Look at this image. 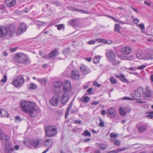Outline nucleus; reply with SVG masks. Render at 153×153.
<instances>
[{
    "instance_id": "nucleus-48",
    "label": "nucleus",
    "mask_w": 153,
    "mask_h": 153,
    "mask_svg": "<svg viewBox=\"0 0 153 153\" xmlns=\"http://www.w3.org/2000/svg\"><path fill=\"white\" fill-rule=\"evenodd\" d=\"M114 144L115 145L117 146H118L120 145V141L117 139L115 140L114 141Z\"/></svg>"
},
{
    "instance_id": "nucleus-16",
    "label": "nucleus",
    "mask_w": 153,
    "mask_h": 153,
    "mask_svg": "<svg viewBox=\"0 0 153 153\" xmlns=\"http://www.w3.org/2000/svg\"><path fill=\"white\" fill-rule=\"evenodd\" d=\"M80 70L83 74L86 75L91 72V70L85 65H82L80 66Z\"/></svg>"
},
{
    "instance_id": "nucleus-49",
    "label": "nucleus",
    "mask_w": 153,
    "mask_h": 153,
    "mask_svg": "<svg viewBox=\"0 0 153 153\" xmlns=\"http://www.w3.org/2000/svg\"><path fill=\"white\" fill-rule=\"evenodd\" d=\"M122 100H133V98L132 97H124L122 98L121 99Z\"/></svg>"
},
{
    "instance_id": "nucleus-13",
    "label": "nucleus",
    "mask_w": 153,
    "mask_h": 153,
    "mask_svg": "<svg viewBox=\"0 0 153 153\" xmlns=\"http://www.w3.org/2000/svg\"><path fill=\"white\" fill-rule=\"evenodd\" d=\"M71 84L70 81L66 80L65 81V84L64 85L62 89V91L64 93H66L69 92L71 88Z\"/></svg>"
},
{
    "instance_id": "nucleus-21",
    "label": "nucleus",
    "mask_w": 153,
    "mask_h": 153,
    "mask_svg": "<svg viewBox=\"0 0 153 153\" xmlns=\"http://www.w3.org/2000/svg\"><path fill=\"white\" fill-rule=\"evenodd\" d=\"M10 137L4 134L2 131L0 129V139L7 141L10 140Z\"/></svg>"
},
{
    "instance_id": "nucleus-20",
    "label": "nucleus",
    "mask_w": 153,
    "mask_h": 153,
    "mask_svg": "<svg viewBox=\"0 0 153 153\" xmlns=\"http://www.w3.org/2000/svg\"><path fill=\"white\" fill-rule=\"evenodd\" d=\"M16 3L15 0H6L5 4L6 6L9 7L14 6Z\"/></svg>"
},
{
    "instance_id": "nucleus-51",
    "label": "nucleus",
    "mask_w": 153,
    "mask_h": 153,
    "mask_svg": "<svg viewBox=\"0 0 153 153\" xmlns=\"http://www.w3.org/2000/svg\"><path fill=\"white\" fill-rule=\"evenodd\" d=\"M137 26L139 27L142 30H145V26L143 24H140L139 25H138Z\"/></svg>"
},
{
    "instance_id": "nucleus-59",
    "label": "nucleus",
    "mask_w": 153,
    "mask_h": 153,
    "mask_svg": "<svg viewBox=\"0 0 153 153\" xmlns=\"http://www.w3.org/2000/svg\"><path fill=\"white\" fill-rule=\"evenodd\" d=\"M93 85L95 86L98 87H100L101 86V85L99 84L97 82H94L93 83Z\"/></svg>"
},
{
    "instance_id": "nucleus-17",
    "label": "nucleus",
    "mask_w": 153,
    "mask_h": 153,
    "mask_svg": "<svg viewBox=\"0 0 153 153\" xmlns=\"http://www.w3.org/2000/svg\"><path fill=\"white\" fill-rule=\"evenodd\" d=\"M40 140L39 139H33L29 140L30 144L35 147H37L39 143Z\"/></svg>"
},
{
    "instance_id": "nucleus-11",
    "label": "nucleus",
    "mask_w": 153,
    "mask_h": 153,
    "mask_svg": "<svg viewBox=\"0 0 153 153\" xmlns=\"http://www.w3.org/2000/svg\"><path fill=\"white\" fill-rule=\"evenodd\" d=\"M153 94L152 91L150 90L148 86H146L145 90H143V96L144 97H151Z\"/></svg>"
},
{
    "instance_id": "nucleus-54",
    "label": "nucleus",
    "mask_w": 153,
    "mask_h": 153,
    "mask_svg": "<svg viewBox=\"0 0 153 153\" xmlns=\"http://www.w3.org/2000/svg\"><path fill=\"white\" fill-rule=\"evenodd\" d=\"M146 67V65H143L139 66L137 69L139 70H142L145 68Z\"/></svg>"
},
{
    "instance_id": "nucleus-5",
    "label": "nucleus",
    "mask_w": 153,
    "mask_h": 153,
    "mask_svg": "<svg viewBox=\"0 0 153 153\" xmlns=\"http://www.w3.org/2000/svg\"><path fill=\"white\" fill-rule=\"evenodd\" d=\"M15 59L19 63H26L28 60V59L26 56L21 53H18L15 56Z\"/></svg>"
},
{
    "instance_id": "nucleus-50",
    "label": "nucleus",
    "mask_w": 153,
    "mask_h": 153,
    "mask_svg": "<svg viewBox=\"0 0 153 153\" xmlns=\"http://www.w3.org/2000/svg\"><path fill=\"white\" fill-rule=\"evenodd\" d=\"M127 149L125 148H119L118 149H117L115 150V151L117 153L118 152H120L121 151H122L124 150H126Z\"/></svg>"
},
{
    "instance_id": "nucleus-2",
    "label": "nucleus",
    "mask_w": 153,
    "mask_h": 153,
    "mask_svg": "<svg viewBox=\"0 0 153 153\" xmlns=\"http://www.w3.org/2000/svg\"><path fill=\"white\" fill-rule=\"evenodd\" d=\"M20 107L24 112L32 114L35 109L34 103L31 102L22 101L20 103Z\"/></svg>"
},
{
    "instance_id": "nucleus-45",
    "label": "nucleus",
    "mask_w": 153,
    "mask_h": 153,
    "mask_svg": "<svg viewBox=\"0 0 153 153\" xmlns=\"http://www.w3.org/2000/svg\"><path fill=\"white\" fill-rule=\"evenodd\" d=\"M109 136L111 138H116L118 137V134H115L114 133H112L110 134Z\"/></svg>"
},
{
    "instance_id": "nucleus-39",
    "label": "nucleus",
    "mask_w": 153,
    "mask_h": 153,
    "mask_svg": "<svg viewBox=\"0 0 153 153\" xmlns=\"http://www.w3.org/2000/svg\"><path fill=\"white\" fill-rule=\"evenodd\" d=\"M55 26L57 27V28L59 30H60L61 29L64 30L65 29L64 25L63 24L56 25Z\"/></svg>"
},
{
    "instance_id": "nucleus-44",
    "label": "nucleus",
    "mask_w": 153,
    "mask_h": 153,
    "mask_svg": "<svg viewBox=\"0 0 153 153\" xmlns=\"http://www.w3.org/2000/svg\"><path fill=\"white\" fill-rule=\"evenodd\" d=\"M99 120L100 121V122L99 124V126L101 127H103L104 126V123L102 119L101 118H100L99 119Z\"/></svg>"
},
{
    "instance_id": "nucleus-63",
    "label": "nucleus",
    "mask_w": 153,
    "mask_h": 153,
    "mask_svg": "<svg viewBox=\"0 0 153 153\" xmlns=\"http://www.w3.org/2000/svg\"><path fill=\"white\" fill-rule=\"evenodd\" d=\"M101 113L103 115H105L106 114V112L105 110H103L101 111Z\"/></svg>"
},
{
    "instance_id": "nucleus-62",
    "label": "nucleus",
    "mask_w": 153,
    "mask_h": 153,
    "mask_svg": "<svg viewBox=\"0 0 153 153\" xmlns=\"http://www.w3.org/2000/svg\"><path fill=\"white\" fill-rule=\"evenodd\" d=\"M75 123L76 124H79L82 123V121L79 120H75Z\"/></svg>"
},
{
    "instance_id": "nucleus-55",
    "label": "nucleus",
    "mask_w": 153,
    "mask_h": 153,
    "mask_svg": "<svg viewBox=\"0 0 153 153\" xmlns=\"http://www.w3.org/2000/svg\"><path fill=\"white\" fill-rule=\"evenodd\" d=\"M29 141V140H28V139L25 138L23 141V144L25 145H27V143H29L28 142Z\"/></svg>"
},
{
    "instance_id": "nucleus-19",
    "label": "nucleus",
    "mask_w": 153,
    "mask_h": 153,
    "mask_svg": "<svg viewBox=\"0 0 153 153\" xmlns=\"http://www.w3.org/2000/svg\"><path fill=\"white\" fill-rule=\"evenodd\" d=\"M131 51V48L129 47L126 46L122 48V53L125 55H128L130 53Z\"/></svg>"
},
{
    "instance_id": "nucleus-38",
    "label": "nucleus",
    "mask_w": 153,
    "mask_h": 153,
    "mask_svg": "<svg viewBox=\"0 0 153 153\" xmlns=\"http://www.w3.org/2000/svg\"><path fill=\"white\" fill-rule=\"evenodd\" d=\"M82 135H85V136L91 137V134L90 132L88 131L87 130H85L84 133L82 134Z\"/></svg>"
},
{
    "instance_id": "nucleus-30",
    "label": "nucleus",
    "mask_w": 153,
    "mask_h": 153,
    "mask_svg": "<svg viewBox=\"0 0 153 153\" xmlns=\"http://www.w3.org/2000/svg\"><path fill=\"white\" fill-rule=\"evenodd\" d=\"M97 41L99 42H102L105 44H111L112 42L110 41V42H108L107 40L104 39H97Z\"/></svg>"
},
{
    "instance_id": "nucleus-6",
    "label": "nucleus",
    "mask_w": 153,
    "mask_h": 153,
    "mask_svg": "<svg viewBox=\"0 0 153 153\" xmlns=\"http://www.w3.org/2000/svg\"><path fill=\"white\" fill-rule=\"evenodd\" d=\"M58 54V49L57 48H55L48 54L45 55L44 58L48 59H53Z\"/></svg>"
},
{
    "instance_id": "nucleus-23",
    "label": "nucleus",
    "mask_w": 153,
    "mask_h": 153,
    "mask_svg": "<svg viewBox=\"0 0 153 153\" xmlns=\"http://www.w3.org/2000/svg\"><path fill=\"white\" fill-rule=\"evenodd\" d=\"M36 80L39 82L41 85L43 86H45L47 83V79L46 78H37Z\"/></svg>"
},
{
    "instance_id": "nucleus-43",
    "label": "nucleus",
    "mask_w": 153,
    "mask_h": 153,
    "mask_svg": "<svg viewBox=\"0 0 153 153\" xmlns=\"http://www.w3.org/2000/svg\"><path fill=\"white\" fill-rule=\"evenodd\" d=\"M37 88L36 85L33 83H31L30 84V86L29 88L31 90L35 89Z\"/></svg>"
},
{
    "instance_id": "nucleus-57",
    "label": "nucleus",
    "mask_w": 153,
    "mask_h": 153,
    "mask_svg": "<svg viewBox=\"0 0 153 153\" xmlns=\"http://www.w3.org/2000/svg\"><path fill=\"white\" fill-rule=\"evenodd\" d=\"M136 103H145L146 102L145 101H143L141 100H138L136 101Z\"/></svg>"
},
{
    "instance_id": "nucleus-14",
    "label": "nucleus",
    "mask_w": 153,
    "mask_h": 153,
    "mask_svg": "<svg viewBox=\"0 0 153 153\" xmlns=\"http://www.w3.org/2000/svg\"><path fill=\"white\" fill-rule=\"evenodd\" d=\"M71 78L73 80H78L80 78V74L79 72L76 70H72L71 73Z\"/></svg>"
},
{
    "instance_id": "nucleus-40",
    "label": "nucleus",
    "mask_w": 153,
    "mask_h": 153,
    "mask_svg": "<svg viewBox=\"0 0 153 153\" xmlns=\"http://www.w3.org/2000/svg\"><path fill=\"white\" fill-rule=\"evenodd\" d=\"M120 24H116L115 25V27L114 29V30L115 32L120 33L119 30L120 29Z\"/></svg>"
},
{
    "instance_id": "nucleus-10",
    "label": "nucleus",
    "mask_w": 153,
    "mask_h": 153,
    "mask_svg": "<svg viewBox=\"0 0 153 153\" xmlns=\"http://www.w3.org/2000/svg\"><path fill=\"white\" fill-rule=\"evenodd\" d=\"M105 54L109 61H113L114 59H115L116 54L113 51L108 50L106 52Z\"/></svg>"
},
{
    "instance_id": "nucleus-47",
    "label": "nucleus",
    "mask_w": 153,
    "mask_h": 153,
    "mask_svg": "<svg viewBox=\"0 0 153 153\" xmlns=\"http://www.w3.org/2000/svg\"><path fill=\"white\" fill-rule=\"evenodd\" d=\"M35 23L38 27H39L40 25H42L43 24H45L46 23L45 22H42L40 21H36L35 22Z\"/></svg>"
},
{
    "instance_id": "nucleus-56",
    "label": "nucleus",
    "mask_w": 153,
    "mask_h": 153,
    "mask_svg": "<svg viewBox=\"0 0 153 153\" xmlns=\"http://www.w3.org/2000/svg\"><path fill=\"white\" fill-rule=\"evenodd\" d=\"M78 12H82L83 13H85V14H88L89 13V12H88V11H87L80 10V9L78 10Z\"/></svg>"
},
{
    "instance_id": "nucleus-26",
    "label": "nucleus",
    "mask_w": 153,
    "mask_h": 153,
    "mask_svg": "<svg viewBox=\"0 0 153 153\" xmlns=\"http://www.w3.org/2000/svg\"><path fill=\"white\" fill-rule=\"evenodd\" d=\"M73 105V102H71L69 104L68 106L66 109L65 113V117L66 118L68 117L69 112L71 109Z\"/></svg>"
},
{
    "instance_id": "nucleus-22",
    "label": "nucleus",
    "mask_w": 153,
    "mask_h": 153,
    "mask_svg": "<svg viewBox=\"0 0 153 153\" xmlns=\"http://www.w3.org/2000/svg\"><path fill=\"white\" fill-rule=\"evenodd\" d=\"M69 97L67 94H64L62 95L61 100V103L64 104L68 100Z\"/></svg>"
},
{
    "instance_id": "nucleus-61",
    "label": "nucleus",
    "mask_w": 153,
    "mask_h": 153,
    "mask_svg": "<svg viewBox=\"0 0 153 153\" xmlns=\"http://www.w3.org/2000/svg\"><path fill=\"white\" fill-rule=\"evenodd\" d=\"M139 22V20L137 18L134 19L133 20V22L136 24H137Z\"/></svg>"
},
{
    "instance_id": "nucleus-8",
    "label": "nucleus",
    "mask_w": 153,
    "mask_h": 153,
    "mask_svg": "<svg viewBox=\"0 0 153 153\" xmlns=\"http://www.w3.org/2000/svg\"><path fill=\"white\" fill-rule=\"evenodd\" d=\"M13 84L15 87H19L24 83L25 79L22 76H20L16 80H13Z\"/></svg>"
},
{
    "instance_id": "nucleus-7",
    "label": "nucleus",
    "mask_w": 153,
    "mask_h": 153,
    "mask_svg": "<svg viewBox=\"0 0 153 153\" xmlns=\"http://www.w3.org/2000/svg\"><path fill=\"white\" fill-rule=\"evenodd\" d=\"M61 97L59 96L55 95L49 100L50 103L52 106L56 107L60 102Z\"/></svg>"
},
{
    "instance_id": "nucleus-24",
    "label": "nucleus",
    "mask_w": 153,
    "mask_h": 153,
    "mask_svg": "<svg viewBox=\"0 0 153 153\" xmlns=\"http://www.w3.org/2000/svg\"><path fill=\"white\" fill-rule=\"evenodd\" d=\"M147 126L146 125H142L138 127V132L140 133H142L145 131L147 129Z\"/></svg>"
},
{
    "instance_id": "nucleus-1",
    "label": "nucleus",
    "mask_w": 153,
    "mask_h": 153,
    "mask_svg": "<svg viewBox=\"0 0 153 153\" xmlns=\"http://www.w3.org/2000/svg\"><path fill=\"white\" fill-rule=\"evenodd\" d=\"M16 32V27L14 25H10L7 27H3L0 28V36L3 37L7 35L11 37Z\"/></svg>"
},
{
    "instance_id": "nucleus-29",
    "label": "nucleus",
    "mask_w": 153,
    "mask_h": 153,
    "mask_svg": "<svg viewBox=\"0 0 153 153\" xmlns=\"http://www.w3.org/2000/svg\"><path fill=\"white\" fill-rule=\"evenodd\" d=\"M120 79L122 82L126 83L129 82V81L125 78V76L124 74H122L120 75Z\"/></svg>"
},
{
    "instance_id": "nucleus-18",
    "label": "nucleus",
    "mask_w": 153,
    "mask_h": 153,
    "mask_svg": "<svg viewBox=\"0 0 153 153\" xmlns=\"http://www.w3.org/2000/svg\"><path fill=\"white\" fill-rule=\"evenodd\" d=\"M53 144L52 140L51 139H47L45 140L44 142L43 145L45 146H47L49 149L51 148Z\"/></svg>"
},
{
    "instance_id": "nucleus-4",
    "label": "nucleus",
    "mask_w": 153,
    "mask_h": 153,
    "mask_svg": "<svg viewBox=\"0 0 153 153\" xmlns=\"http://www.w3.org/2000/svg\"><path fill=\"white\" fill-rule=\"evenodd\" d=\"M45 135L47 137H52L55 135L57 132V129L55 127L52 126H48L45 129Z\"/></svg>"
},
{
    "instance_id": "nucleus-52",
    "label": "nucleus",
    "mask_w": 153,
    "mask_h": 153,
    "mask_svg": "<svg viewBox=\"0 0 153 153\" xmlns=\"http://www.w3.org/2000/svg\"><path fill=\"white\" fill-rule=\"evenodd\" d=\"M70 51V49L69 48H67L65 49L63 51V53L66 54H67Z\"/></svg>"
},
{
    "instance_id": "nucleus-9",
    "label": "nucleus",
    "mask_w": 153,
    "mask_h": 153,
    "mask_svg": "<svg viewBox=\"0 0 153 153\" xmlns=\"http://www.w3.org/2000/svg\"><path fill=\"white\" fill-rule=\"evenodd\" d=\"M27 28V25L24 23H22L19 25L18 28L16 30V34L20 35L25 32Z\"/></svg>"
},
{
    "instance_id": "nucleus-36",
    "label": "nucleus",
    "mask_w": 153,
    "mask_h": 153,
    "mask_svg": "<svg viewBox=\"0 0 153 153\" xmlns=\"http://www.w3.org/2000/svg\"><path fill=\"white\" fill-rule=\"evenodd\" d=\"M145 58L147 60L152 59L153 58V55L151 53H147L146 55Z\"/></svg>"
},
{
    "instance_id": "nucleus-46",
    "label": "nucleus",
    "mask_w": 153,
    "mask_h": 153,
    "mask_svg": "<svg viewBox=\"0 0 153 153\" xmlns=\"http://www.w3.org/2000/svg\"><path fill=\"white\" fill-rule=\"evenodd\" d=\"M68 9L71 11H78L79 9H78L76 8H75L74 7H68Z\"/></svg>"
},
{
    "instance_id": "nucleus-31",
    "label": "nucleus",
    "mask_w": 153,
    "mask_h": 153,
    "mask_svg": "<svg viewBox=\"0 0 153 153\" xmlns=\"http://www.w3.org/2000/svg\"><path fill=\"white\" fill-rule=\"evenodd\" d=\"M136 56L137 57L140 59H141L144 58L143 54L140 51H138L136 53Z\"/></svg>"
},
{
    "instance_id": "nucleus-53",
    "label": "nucleus",
    "mask_w": 153,
    "mask_h": 153,
    "mask_svg": "<svg viewBox=\"0 0 153 153\" xmlns=\"http://www.w3.org/2000/svg\"><path fill=\"white\" fill-rule=\"evenodd\" d=\"M7 76L6 75H4L3 77V79H1V82L5 83L7 81Z\"/></svg>"
},
{
    "instance_id": "nucleus-41",
    "label": "nucleus",
    "mask_w": 153,
    "mask_h": 153,
    "mask_svg": "<svg viewBox=\"0 0 153 153\" xmlns=\"http://www.w3.org/2000/svg\"><path fill=\"white\" fill-rule=\"evenodd\" d=\"M98 148L102 150H104L106 148V146L103 144H101L98 145Z\"/></svg>"
},
{
    "instance_id": "nucleus-60",
    "label": "nucleus",
    "mask_w": 153,
    "mask_h": 153,
    "mask_svg": "<svg viewBox=\"0 0 153 153\" xmlns=\"http://www.w3.org/2000/svg\"><path fill=\"white\" fill-rule=\"evenodd\" d=\"M95 42V41L94 40H91L88 42V43L90 45H91L94 44Z\"/></svg>"
},
{
    "instance_id": "nucleus-64",
    "label": "nucleus",
    "mask_w": 153,
    "mask_h": 153,
    "mask_svg": "<svg viewBox=\"0 0 153 153\" xmlns=\"http://www.w3.org/2000/svg\"><path fill=\"white\" fill-rule=\"evenodd\" d=\"M53 4L57 6H60V4L57 2H54Z\"/></svg>"
},
{
    "instance_id": "nucleus-12",
    "label": "nucleus",
    "mask_w": 153,
    "mask_h": 153,
    "mask_svg": "<svg viewBox=\"0 0 153 153\" xmlns=\"http://www.w3.org/2000/svg\"><path fill=\"white\" fill-rule=\"evenodd\" d=\"M5 149L7 153H11L14 150L13 145L9 142H7L5 143Z\"/></svg>"
},
{
    "instance_id": "nucleus-15",
    "label": "nucleus",
    "mask_w": 153,
    "mask_h": 153,
    "mask_svg": "<svg viewBox=\"0 0 153 153\" xmlns=\"http://www.w3.org/2000/svg\"><path fill=\"white\" fill-rule=\"evenodd\" d=\"M116 113V110L113 108H109L106 112L107 116L111 118H113L115 116Z\"/></svg>"
},
{
    "instance_id": "nucleus-37",
    "label": "nucleus",
    "mask_w": 153,
    "mask_h": 153,
    "mask_svg": "<svg viewBox=\"0 0 153 153\" xmlns=\"http://www.w3.org/2000/svg\"><path fill=\"white\" fill-rule=\"evenodd\" d=\"M110 62H111L113 65H116L119 64L120 63V61L115 59H114V60L113 61H111Z\"/></svg>"
},
{
    "instance_id": "nucleus-3",
    "label": "nucleus",
    "mask_w": 153,
    "mask_h": 153,
    "mask_svg": "<svg viewBox=\"0 0 153 153\" xmlns=\"http://www.w3.org/2000/svg\"><path fill=\"white\" fill-rule=\"evenodd\" d=\"M143 88L142 87L138 88L130 94L131 97L133 100H138L143 96Z\"/></svg>"
},
{
    "instance_id": "nucleus-32",
    "label": "nucleus",
    "mask_w": 153,
    "mask_h": 153,
    "mask_svg": "<svg viewBox=\"0 0 153 153\" xmlns=\"http://www.w3.org/2000/svg\"><path fill=\"white\" fill-rule=\"evenodd\" d=\"M77 21V19H73L72 20L69 21L68 23L73 26H75L76 25V22Z\"/></svg>"
},
{
    "instance_id": "nucleus-34",
    "label": "nucleus",
    "mask_w": 153,
    "mask_h": 153,
    "mask_svg": "<svg viewBox=\"0 0 153 153\" xmlns=\"http://www.w3.org/2000/svg\"><path fill=\"white\" fill-rule=\"evenodd\" d=\"M119 112L120 114L123 116H124L126 114L124 109L122 107L119 108Z\"/></svg>"
},
{
    "instance_id": "nucleus-58",
    "label": "nucleus",
    "mask_w": 153,
    "mask_h": 153,
    "mask_svg": "<svg viewBox=\"0 0 153 153\" xmlns=\"http://www.w3.org/2000/svg\"><path fill=\"white\" fill-rule=\"evenodd\" d=\"M93 90V88L92 87H91L89 88L87 90V91L88 93L89 94H91V92Z\"/></svg>"
},
{
    "instance_id": "nucleus-28",
    "label": "nucleus",
    "mask_w": 153,
    "mask_h": 153,
    "mask_svg": "<svg viewBox=\"0 0 153 153\" xmlns=\"http://www.w3.org/2000/svg\"><path fill=\"white\" fill-rule=\"evenodd\" d=\"M90 100V98L88 97H85L84 96L80 99V101L83 102L87 103Z\"/></svg>"
},
{
    "instance_id": "nucleus-27",
    "label": "nucleus",
    "mask_w": 153,
    "mask_h": 153,
    "mask_svg": "<svg viewBox=\"0 0 153 153\" xmlns=\"http://www.w3.org/2000/svg\"><path fill=\"white\" fill-rule=\"evenodd\" d=\"M62 82L60 81H56L54 82L53 84V86L55 88L61 87L62 85Z\"/></svg>"
},
{
    "instance_id": "nucleus-25",
    "label": "nucleus",
    "mask_w": 153,
    "mask_h": 153,
    "mask_svg": "<svg viewBox=\"0 0 153 153\" xmlns=\"http://www.w3.org/2000/svg\"><path fill=\"white\" fill-rule=\"evenodd\" d=\"M0 114L2 117H7L8 116L9 114L6 110L1 109H0Z\"/></svg>"
},
{
    "instance_id": "nucleus-33",
    "label": "nucleus",
    "mask_w": 153,
    "mask_h": 153,
    "mask_svg": "<svg viewBox=\"0 0 153 153\" xmlns=\"http://www.w3.org/2000/svg\"><path fill=\"white\" fill-rule=\"evenodd\" d=\"M146 114V118L152 119L153 117V111L147 112Z\"/></svg>"
},
{
    "instance_id": "nucleus-35",
    "label": "nucleus",
    "mask_w": 153,
    "mask_h": 153,
    "mask_svg": "<svg viewBox=\"0 0 153 153\" xmlns=\"http://www.w3.org/2000/svg\"><path fill=\"white\" fill-rule=\"evenodd\" d=\"M100 59V56H96L94 57V58L93 60V62L95 64L98 63L99 62Z\"/></svg>"
},
{
    "instance_id": "nucleus-42",
    "label": "nucleus",
    "mask_w": 153,
    "mask_h": 153,
    "mask_svg": "<svg viewBox=\"0 0 153 153\" xmlns=\"http://www.w3.org/2000/svg\"><path fill=\"white\" fill-rule=\"evenodd\" d=\"M110 80L112 84H115L117 82L116 80L113 77H111L110 78Z\"/></svg>"
}]
</instances>
